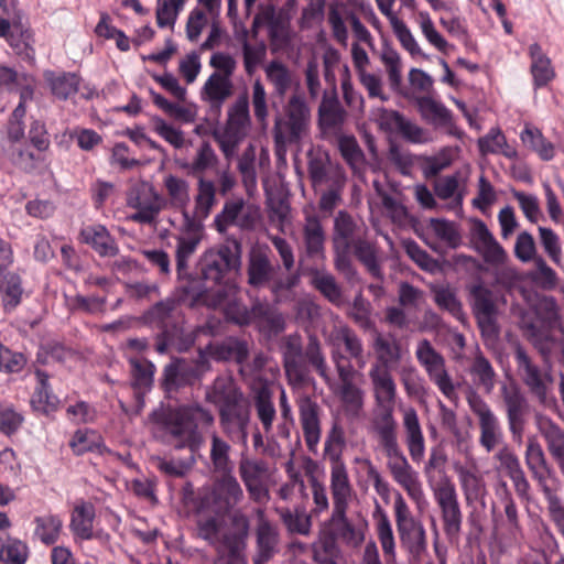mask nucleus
<instances>
[{"mask_svg": "<svg viewBox=\"0 0 564 564\" xmlns=\"http://www.w3.org/2000/svg\"><path fill=\"white\" fill-rule=\"evenodd\" d=\"M368 377L380 412L371 420L370 431L379 449L387 458V468L394 480L420 508L426 503L419 473L412 467L398 441V423L393 416L397 383L390 369L371 365Z\"/></svg>", "mask_w": 564, "mask_h": 564, "instance_id": "obj_1", "label": "nucleus"}, {"mask_svg": "<svg viewBox=\"0 0 564 564\" xmlns=\"http://www.w3.org/2000/svg\"><path fill=\"white\" fill-rule=\"evenodd\" d=\"M152 433L155 437L171 436L177 444L175 448L187 447L191 454L184 458L156 459L158 469L169 477L183 478L194 468L196 453L204 444L198 431L199 425H213V413L199 404L182 405L174 410L159 409L151 413Z\"/></svg>", "mask_w": 564, "mask_h": 564, "instance_id": "obj_2", "label": "nucleus"}, {"mask_svg": "<svg viewBox=\"0 0 564 564\" xmlns=\"http://www.w3.org/2000/svg\"><path fill=\"white\" fill-rule=\"evenodd\" d=\"M241 243L235 238H228L218 248L205 251L197 263L200 282L189 285L186 292L193 295L192 305L206 303L202 299H230L237 293V286L224 282L227 272L238 269L241 264Z\"/></svg>", "mask_w": 564, "mask_h": 564, "instance_id": "obj_3", "label": "nucleus"}, {"mask_svg": "<svg viewBox=\"0 0 564 564\" xmlns=\"http://www.w3.org/2000/svg\"><path fill=\"white\" fill-rule=\"evenodd\" d=\"M209 65L215 70L202 86L199 98L208 107L210 113L219 117L224 105L235 93L232 76L237 68V62L231 55L217 52L210 56Z\"/></svg>", "mask_w": 564, "mask_h": 564, "instance_id": "obj_4", "label": "nucleus"}, {"mask_svg": "<svg viewBox=\"0 0 564 564\" xmlns=\"http://www.w3.org/2000/svg\"><path fill=\"white\" fill-rule=\"evenodd\" d=\"M208 307H224L228 319L238 325L256 324L260 328L270 332H281L284 319L268 302L256 301L250 308L243 305L235 296L223 299H202Z\"/></svg>", "mask_w": 564, "mask_h": 564, "instance_id": "obj_5", "label": "nucleus"}, {"mask_svg": "<svg viewBox=\"0 0 564 564\" xmlns=\"http://www.w3.org/2000/svg\"><path fill=\"white\" fill-rule=\"evenodd\" d=\"M311 109L302 95L294 94L284 107V117L276 118L273 127V139L278 149L286 144L299 143L311 126Z\"/></svg>", "mask_w": 564, "mask_h": 564, "instance_id": "obj_6", "label": "nucleus"}, {"mask_svg": "<svg viewBox=\"0 0 564 564\" xmlns=\"http://www.w3.org/2000/svg\"><path fill=\"white\" fill-rule=\"evenodd\" d=\"M243 498L242 487L232 471L223 473L214 479L209 487L203 489L198 498V509L224 517L238 506Z\"/></svg>", "mask_w": 564, "mask_h": 564, "instance_id": "obj_7", "label": "nucleus"}, {"mask_svg": "<svg viewBox=\"0 0 564 564\" xmlns=\"http://www.w3.org/2000/svg\"><path fill=\"white\" fill-rule=\"evenodd\" d=\"M393 510L401 546L413 558L420 560L427 551V536L423 523L411 514L401 494L394 498Z\"/></svg>", "mask_w": 564, "mask_h": 564, "instance_id": "obj_8", "label": "nucleus"}, {"mask_svg": "<svg viewBox=\"0 0 564 564\" xmlns=\"http://www.w3.org/2000/svg\"><path fill=\"white\" fill-rule=\"evenodd\" d=\"M415 357L425 370L429 379L451 401L457 400L456 387L449 376L445 358L431 344L429 339H421L416 344Z\"/></svg>", "mask_w": 564, "mask_h": 564, "instance_id": "obj_9", "label": "nucleus"}, {"mask_svg": "<svg viewBox=\"0 0 564 564\" xmlns=\"http://www.w3.org/2000/svg\"><path fill=\"white\" fill-rule=\"evenodd\" d=\"M259 219L257 206L247 203L242 196H234L225 200L221 210L214 217L213 227L220 234L227 232L230 227L252 230Z\"/></svg>", "mask_w": 564, "mask_h": 564, "instance_id": "obj_10", "label": "nucleus"}, {"mask_svg": "<svg viewBox=\"0 0 564 564\" xmlns=\"http://www.w3.org/2000/svg\"><path fill=\"white\" fill-rule=\"evenodd\" d=\"M127 206L135 212L128 219L141 225H154L164 207V199L148 182L135 184L127 195Z\"/></svg>", "mask_w": 564, "mask_h": 564, "instance_id": "obj_11", "label": "nucleus"}, {"mask_svg": "<svg viewBox=\"0 0 564 564\" xmlns=\"http://www.w3.org/2000/svg\"><path fill=\"white\" fill-rule=\"evenodd\" d=\"M514 359L519 377L539 403L544 406L554 404L555 399L549 394L553 381L551 373L542 371L520 346L516 349Z\"/></svg>", "mask_w": 564, "mask_h": 564, "instance_id": "obj_12", "label": "nucleus"}, {"mask_svg": "<svg viewBox=\"0 0 564 564\" xmlns=\"http://www.w3.org/2000/svg\"><path fill=\"white\" fill-rule=\"evenodd\" d=\"M468 405L471 412L477 416L479 426V445L491 453L503 441V432L498 416L491 410L490 405L476 392H470L467 397Z\"/></svg>", "mask_w": 564, "mask_h": 564, "instance_id": "obj_13", "label": "nucleus"}, {"mask_svg": "<svg viewBox=\"0 0 564 564\" xmlns=\"http://www.w3.org/2000/svg\"><path fill=\"white\" fill-rule=\"evenodd\" d=\"M238 471L250 499L259 503L269 500L270 469L265 460L241 454Z\"/></svg>", "mask_w": 564, "mask_h": 564, "instance_id": "obj_14", "label": "nucleus"}, {"mask_svg": "<svg viewBox=\"0 0 564 564\" xmlns=\"http://www.w3.org/2000/svg\"><path fill=\"white\" fill-rule=\"evenodd\" d=\"M281 352L289 386L293 389L306 386L311 378L303 362L302 337L296 333L284 336L281 340Z\"/></svg>", "mask_w": 564, "mask_h": 564, "instance_id": "obj_15", "label": "nucleus"}, {"mask_svg": "<svg viewBox=\"0 0 564 564\" xmlns=\"http://www.w3.org/2000/svg\"><path fill=\"white\" fill-rule=\"evenodd\" d=\"M501 398L505 404L508 429L513 440L521 438L529 414V402L516 383L502 384L500 388Z\"/></svg>", "mask_w": 564, "mask_h": 564, "instance_id": "obj_16", "label": "nucleus"}, {"mask_svg": "<svg viewBox=\"0 0 564 564\" xmlns=\"http://www.w3.org/2000/svg\"><path fill=\"white\" fill-rule=\"evenodd\" d=\"M295 404L305 444L308 451L315 452L322 437V409L307 393H300L295 398Z\"/></svg>", "mask_w": 564, "mask_h": 564, "instance_id": "obj_17", "label": "nucleus"}, {"mask_svg": "<svg viewBox=\"0 0 564 564\" xmlns=\"http://www.w3.org/2000/svg\"><path fill=\"white\" fill-rule=\"evenodd\" d=\"M207 358L200 354L195 364L177 360L165 366L163 371V387L173 391L181 387L192 386L209 370Z\"/></svg>", "mask_w": 564, "mask_h": 564, "instance_id": "obj_18", "label": "nucleus"}, {"mask_svg": "<svg viewBox=\"0 0 564 564\" xmlns=\"http://www.w3.org/2000/svg\"><path fill=\"white\" fill-rule=\"evenodd\" d=\"M185 224L182 235L176 237V271L178 279L187 275L188 261L196 252L202 241V225L191 219L187 213H184Z\"/></svg>", "mask_w": 564, "mask_h": 564, "instance_id": "obj_19", "label": "nucleus"}, {"mask_svg": "<svg viewBox=\"0 0 564 564\" xmlns=\"http://www.w3.org/2000/svg\"><path fill=\"white\" fill-rule=\"evenodd\" d=\"M96 510L91 502L79 500L75 503L69 520V530L75 542L94 539L108 541L109 534L102 531H94Z\"/></svg>", "mask_w": 564, "mask_h": 564, "instance_id": "obj_20", "label": "nucleus"}, {"mask_svg": "<svg viewBox=\"0 0 564 564\" xmlns=\"http://www.w3.org/2000/svg\"><path fill=\"white\" fill-rule=\"evenodd\" d=\"M205 400L218 408L219 413L243 404V393L235 380L227 375L218 376L210 386L206 387Z\"/></svg>", "mask_w": 564, "mask_h": 564, "instance_id": "obj_21", "label": "nucleus"}, {"mask_svg": "<svg viewBox=\"0 0 564 564\" xmlns=\"http://www.w3.org/2000/svg\"><path fill=\"white\" fill-rule=\"evenodd\" d=\"M256 554L253 564H267L279 552V532L265 516L264 510L257 509Z\"/></svg>", "mask_w": 564, "mask_h": 564, "instance_id": "obj_22", "label": "nucleus"}, {"mask_svg": "<svg viewBox=\"0 0 564 564\" xmlns=\"http://www.w3.org/2000/svg\"><path fill=\"white\" fill-rule=\"evenodd\" d=\"M471 305L477 322L485 333L496 332V294L486 285L478 283L470 288Z\"/></svg>", "mask_w": 564, "mask_h": 564, "instance_id": "obj_23", "label": "nucleus"}, {"mask_svg": "<svg viewBox=\"0 0 564 564\" xmlns=\"http://www.w3.org/2000/svg\"><path fill=\"white\" fill-rule=\"evenodd\" d=\"M367 226L346 210H339L334 218L333 243L336 251H349L351 245L367 232Z\"/></svg>", "mask_w": 564, "mask_h": 564, "instance_id": "obj_24", "label": "nucleus"}, {"mask_svg": "<svg viewBox=\"0 0 564 564\" xmlns=\"http://www.w3.org/2000/svg\"><path fill=\"white\" fill-rule=\"evenodd\" d=\"M404 443L413 463H421L425 456V437L414 408H406L402 413Z\"/></svg>", "mask_w": 564, "mask_h": 564, "instance_id": "obj_25", "label": "nucleus"}, {"mask_svg": "<svg viewBox=\"0 0 564 564\" xmlns=\"http://www.w3.org/2000/svg\"><path fill=\"white\" fill-rule=\"evenodd\" d=\"M249 410L242 405L219 413V424L224 434L232 442L248 447Z\"/></svg>", "mask_w": 564, "mask_h": 564, "instance_id": "obj_26", "label": "nucleus"}, {"mask_svg": "<svg viewBox=\"0 0 564 564\" xmlns=\"http://www.w3.org/2000/svg\"><path fill=\"white\" fill-rule=\"evenodd\" d=\"M329 489L333 510L348 509L355 496V490L345 463L330 464Z\"/></svg>", "mask_w": 564, "mask_h": 564, "instance_id": "obj_27", "label": "nucleus"}, {"mask_svg": "<svg viewBox=\"0 0 564 564\" xmlns=\"http://www.w3.org/2000/svg\"><path fill=\"white\" fill-rule=\"evenodd\" d=\"M372 348L376 352L372 365H383L387 369L400 364L409 355L408 348L393 334L376 332Z\"/></svg>", "mask_w": 564, "mask_h": 564, "instance_id": "obj_28", "label": "nucleus"}, {"mask_svg": "<svg viewBox=\"0 0 564 564\" xmlns=\"http://www.w3.org/2000/svg\"><path fill=\"white\" fill-rule=\"evenodd\" d=\"M494 458L499 463L498 470L505 471L512 480L518 496L528 500L530 484L518 456L508 446H503L495 454Z\"/></svg>", "mask_w": 564, "mask_h": 564, "instance_id": "obj_29", "label": "nucleus"}, {"mask_svg": "<svg viewBox=\"0 0 564 564\" xmlns=\"http://www.w3.org/2000/svg\"><path fill=\"white\" fill-rule=\"evenodd\" d=\"M395 0H376L379 11L389 20L390 25L401 46L412 56L423 55V52L405 22L393 12Z\"/></svg>", "mask_w": 564, "mask_h": 564, "instance_id": "obj_30", "label": "nucleus"}, {"mask_svg": "<svg viewBox=\"0 0 564 564\" xmlns=\"http://www.w3.org/2000/svg\"><path fill=\"white\" fill-rule=\"evenodd\" d=\"M348 509L332 510L328 525L334 540H340L348 546L357 547L365 540L362 527L352 523L347 517Z\"/></svg>", "mask_w": 564, "mask_h": 564, "instance_id": "obj_31", "label": "nucleus"}, {"mask_svg": "<svg viewBox=\"0 0 564 564\" xmlns=\"http://www.w3.org/2000/svg\"><path fill=\"white\" fill-rule=\"evenodd\" d=\"M380 120L381 126L387 124L390 128H394L403 139L411 143L422 144L432 141L427 130L406 119L398 111L382 109Z\"/></svg>", "mask_w": 564, "mask_h": 564, "instance_id": "obj_32", "label": "nucleus"}, {"mask_svg": "<svg viewBox=\"0 0 564 564\" xmlns=\"http://www.w3.org/2000/svg\"><path fill=\"white\" fill-rule=\"evenodd\" d=\"M416 105L421 116L429 123L436 128H444L449 134L456 135L457 128L454 124L452 111L441 101L431 96H421L416 98Z\"/></svg>", "mask_w": 564, "mask_h": 564, "instance_id": "obj_33", "label": "nucleus"}, {"mask_svg": "<svg viewBox=\"0 0 564 564\" xmlns=\"http://www.w3.org/2000/svg\"><path fill=\"white\" fill-rule=\"evenodd\" d=\"M231 523L234 531L224 535L223 547L237 564H243V551L249 534V520L242 513H235Z\"/></svg>", "mask_w": 564, "mask_h": 564, "instance_id": "obj_34", "label": "nucleus"}, {"mask_svg": "<svg viewBox=\"0 0 564 564\" xmlns=\"http://www.w3.org/2000/svg\"><path fill=\"white\" fill-rule=\"evenodd\" d=\"M539 433L546 443L551 456L558 465L560 470L564 468V430L551 417L539 414L535 417Z\"/></svg>", "mask_w": 564, "mask_h": 564, "instance_id": "obj_35", "label": "nucleus"}, {"mask_svg": "<svg viewBox=\"0 0 564 564\" xmlns=\"http://www.w3.org/2000/svg\"><path fill=\"white\" fill-rule=\"evenodd\" d=\"M79 240L90 246L100 257H115L119 252L115 238L101 224L83 226Z\"/></svg>", "mask_w": 564, "mask_h": 564, "instance_id": "obj_36", "label": "nucleus"}, {"mask_svg": "<svg viewBox=\"0 0 564 564\" xmlns=\"http://www.w3.org/2000/svg\"><path fill=\"white\" fill-rule=\"evenodd\" d=\"M180 300L167 297L155 303L147 313L145 319L151 325L161 328L164 333L176 328L181 321Z\"/></svg>", "mask_w": 564, "mask_h": 564, "instance_id": "obj_37", "label": "nucleus"}, {"mask_svg": "<svg viewBox=\"0 0 564 564\" xmlns=\"http://www.w3.org/2000/svg\"><path fill=\"white\" fill-rule=\"evenodd\" d=\"M302 232L307 257H323L326 236L319 216L305 209Z\"/></svg>", "mask_w": 564, "mask_h": 564, "instance_id": "obj_38", "label": "nucleus"}, {"mask_svg": "<svg viewBox=\"0 0 564 564\" xmlns=\"http://www.w3.org/2000/svg\"><path fill=\"white\" fill-rule=\"evenodd\" d=\"M251 128L249 100L247 95H240L227 109L225 131L246 138Z\"/></svg>", "mask_w": 564, "mask_h": 564, "instance_id": "obj_39", "label": "nucleus"}, {"mask_svg": "<svg viewBox=\"0 0 564 564\" xmlns=\"http://www.w3.org/2000/svg\"><path fill=\"white\" fill-rule=\"evenodd\" d=\"M332 389L347 419L355 420L361 416L365 408V391L357 383L335 386Z\"/></svg>", "mask_w": 564, "mask_h": 564, "instance_id": "obj_40", "label": "nucleus"}, {"mask_svg": "<svg viewBox=\"0 0 564 564\" xmlns=\"http://www.w3.org/2000/svg\"><path fill=\"white\" fill-rule=\"evenodd\" d=\"M528 54L531 58L530 70L533 77L534 87L541 88L546 86L555 77V70L552 66L551 59L538 43H532L529 46Z\"/></svg>", "mask_w": 564, "mask_h": 564, "instance_id": "obj_41", "label": "nucleus"}, {"mask_svg": "<svg viewBox=\"0 0 564 564\" xmlns=\"http://www.w3.org/2000/svg\"><path fill=\"white\" fill-rule=\"evenodd\" d=\"M253 404L258 420L268 440L276 436L273 433V422L276 417V410L272 401V393L269 388H259L253 397Z\"/></svg>", "mask_w": 564, "mask_h": 564, "instance_id": "obj_42", "label": "nucleus"}, {"mask_svg": "<svg viewBox=\"0 0 564 564\" xmlns=\"http://www.w3.org/2000/svg\"><path fill=\"white\" fill-rule=\"evenodd\" d=\"M208 355L218 361L234 360L242 365L249 354L248 345L246 341L229 337L221 343L209 345L207 347Z\"/></svg>", "mask_w": 564, "mask_h": 564, "instance_id": "obj_43", "label": "nucleus"}, {"mask_svg": "<svg viewBox=\"0 0 564 564\" xmlns=\"http://www.w3.org/2000/svg\"><path fill=\"white\" fill-rule=\"evenodd\" d=\"M458 154L457 147H444L434 155H420L416 161L426 178L438 175L449 167Z\"/></svg>", "mask_w": 564, "mask_h": 564, "instance_id": "obj_44", "label": "nucleus"}, {"mask_svg": "<svg viewBox=\"0 0 564 564\" xmlns=\"http://www.w3.org/2000/svg\"><path fill=\"white\" fill-rule=\"evenodd\" d=\"M37 386L31 398V405L34 411L50 414L57 410L58 398L54 395L48 386V375L40 369L35 371Z\"/></svg>", "mask_w": 564, "mask_h": 564, "instance_id": "obj_45", "label": "nucleus"}, {"mask_svg": "<svg viewBox=\"0 0 564 564\" xmlns=\"http://www.w3.org/2000/svg\"><path fill=\"white\" fill-rule=\"evenodd\" d=\"M522 144L533 151L543 161H551L555 155V148L542 133V131L531 123H525L520 132Z\"/></svg>", "mask_w": 564, "mask_h": 564, "instance_id": "obj_46", "label": "nucleus"}, {"mask_svg": "<svg viewBox=\"0 0 564 564\" xmlns=\"http://www.w3.org/2000/svg\"><path fill=\"white\" fill-rule=\"evenodd\" d=\"M478 148L482 155L501 154L510 160L518 159V151L508 143L499 128H491L486 135L479 138Z\"/></svg>", "mask_w": 564, "mask_h": 564, "instance_id": "obj_47", "label": "nucleus"}, {"mask_svg": "<svg viewBox=\"0 0 564 564\" xmlns=\"http://www.w3.org/2000/svg\"><path fill=\"white\" fill-rule=\"evenodd\" d=\"M274 268L263 251H253L248 261V283L253 288L264 286L272 276Z\"/></svg>", "mask_w": 564, "mask_h": 564, "instance_id": "obj_48", "label": "nucleus"}, {"mask_svg": "<svg viewBox=\"0 0 564 564\" xmlns=\"http://www.w3.org/2000/svg\"><path fill=\"white\" fill-rule=\"evenodd\" d=\"M33 535L45 545L55 544L63 531V520L58 514L46 513L33 520Z\"/></svg>", "mask_w": 564, "mask_h": 564, "instance_id": "obj_49", "label": "nucleus"}, {"mask_svg": "<svg viewBox=\"0 0 564 564\" xmlns=\"http://www.w3.org/2000/svg\"><path fill=\"white\" fill-rule=\"evenodd\" d=\"M525 464L530 469L532 477L536 480L540 489L545 494L547 485V466L544 452L538 442L530 441L525 449Z\"/></svg>", "mask_w": 564, "mask_h": 564, "instance_id": "obj_50", "label": "nucleus"}, {"mask_svg": "<svg viewBox=\"0 0 564 564\" xmlns=\"http://www.w3.org/2000/svg\"><path fill=\"white\" fill-rule=\"evenodd\" d=\"M194 215L192 219H206L216 205V186L212 180L200 176L197 181V193L194 197Z\"/></svg>", "mask_w": 564, "mask_h": 564, "instance_id": "obj_51", "label": "nucleus"}, {"mask_svg": "<svg viewBox=\"0 0 564 564\" xmlns=\"http://www.w3.org/2000/svg\"><path fill=\"white\" fill-rule=\"evenodd\" d=\"M351 248L357 259L366 267L368 272L381 282L383 273L378 260L376 243L361 237L351 245Z\"/></svg>", "mask_w": 564, "mask_h": 564, "instance_id": "obj_52", "label": "nucleus"}, {"mask_svg": "<svg viewBox=\"0 0 564 564\" xmlns=\"http://www.w3.org/2000/svg\"><path fill=\"white\" fill-rule=\"evenodd\" d=\"M45 80L52 94L61 100L74 96L79 88V77L74 73L55 74L54 72H46Z\"/></svg>", "mask_w": 564, "mask_h": 564, "instance_id": "obj_53", "label": "nucleus"}, {"mask_svg": "<svg viewBox=\"0 0 564 564\" xmlns=\"http://www.w3.org/2000/svg\"><path fill=\"white\" fill-rule=\"evenodd\" d=\"M330 340L333 343L343 341L349 356L356 359L360 366L365 364L362 341L348 325L343 323L336 325L330 334Z\"/></svg>", "mask_w": 564, "mask_h": 564, "instance_id": "obj_54", "label": "nucleus"}, {"mask_svg": "<svg viewBox=\"0 0 564 564\" xmlns=\"http://www.w3.org/2000/svg\"><path fill=\"white\" fill-rule=\"evenodd\" d=\"M346 120V111L338 101L323 102L318 109V123L324 133L337 132Z\"/></svg>", "mask_w": 564, "mask_h": 564, "instance_id": "obj_55", "label": "nucleus"}, {"mask_svg": "<svg viewBox=\"0 0 564 564\" xmlns=\"http://www.w3.org/2000/svg\"><path fill=\"white\" fill-rule=\"evenodd\" d=\"M230 444L223 440L216 432L210 435L209 457L216 473H231Z\"/></svg>", "mask_w": 564, "mask_h": 564, "instance_id": "obj_56", "label": "nucleus"}, {"mask_svg": "<svg viewBox=\"0 0 564 564\" xmlns=\"http://www.w3.org/2000/svg\"><path fill=\"white\" fill-rule=\"evenodd\" d=\"M431 489L441 512L460 506L456 486L448 476L444 475Z\"/></svg>", "mask_w": 564, "mask_h": 564, "instance_id": "obj_57", "label": "nucleus"}, {"mask_svg": "<svg viewBox=\"0 0 564 564\" xmlns=\"http://www.w3.org/2000/svg\"><path fill=\"white\" fill-rule=\"evenodd\" d=\"M264 73L276 95L284 96L292 84V75L288 66L278 59H273L265 65Z\"/></svg>", "mask_w": 564, "mask_h": 564, "instance_id": "obj_58", "label": "nucleus"}, {"mask_svg": "<svg viewBox=\"0 0 564 564\" xmlns=\"http://www.w3.org/2000/svg\"><path fill=\"white\" fill-rule=\"evenodd\" d=\"M303 357L305 360L316 370L319 377L329 383L330 376L325 356L322 351V345L315 335L308 336V341L303 350Z\"/></svg>", "mask_w": 564, "mask_h": 564, "instance_id": "obj_59", "label": "nucleus"}, {"mask_svg": "<svg viewBox=\"0 0 564 564\" xmlns=\"http://www.w3.org/2000/svg\"><path fill=\"white\" fill-rule=\"evenodd\" d=\"M413 19L414 22L419 25L425 40L437 51L447 53L449 44L445 37L436 30L430 13L426 11H419Z\"/></svg>", "mask_w": 564, "mask_h": 564, "instance_id": "obj_60", "label": "nucleus"}, {"mask_svg": "<svg viewBox=\"0 0 564 564\" xmlns=\"http://www.w3.org/2000/svg\"><path fill=\"white\" fill-rule=\"evenodd\" d=\"M399 377L409 398L422 399L425 395L424 379L413 365L402 366L399 370Z\"/></svg>", "mask_w": 564, "mask_h": 564, "instance_id": "obj_61", "label": "nucleus"}, {"mask_svg": "<svg viewBox=\"0 0 564 564\" xmlns=\"http://www.w3.org/2000/svg\"><path fill=\"white\" fill-rule=\"evenodd\" d=\"M312 283L335 306L341 307L345 304L341 289L332 274L317 272L313 276Z\"/></svg>", "mask_w": 564, "mask_h": 564, "instance_id": "obj_62", "label": "nucleus"}, {"mask_svg": "<svg viewBox=\"0 0 564 564\" xmlns=\"http://www.w3.org/2000/svg\"><path fill=\"white\" fill-rule=\"evenodd\" d=\"M218 158L208 142H202L196 151V155L188 164L183 165L188 173L199 175V177L209 169L216 166Z\"/></svg>", "mask_w": 564, "mask_h": 564, "instance_id": "obj_63", "label": "nucleus"}, {"mask_svg": "<svg viewBox=\"0 0 564 564\" xmlns=\"http://www.w3.org/2000/svg\"><path fill=\"white\" fill-rule=\"evenodd\" d=\"M0 291L4 308L7 311L15 308L20 304L23 293L20 276L15 273L4 274L0 281Z\"/></svg>", "mask_w": 564, "mask_h": 564, "instance_id": "obj_64", "label": "nucleus"}]
</instances>
